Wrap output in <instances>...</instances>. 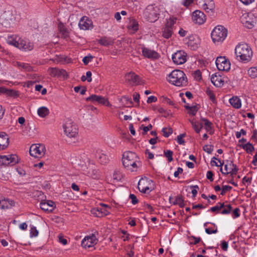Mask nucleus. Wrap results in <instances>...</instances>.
Here are the masks:
<instances>
[{
    "label": "nucleus",
    "instance_id": "53",
    "mask_svg": "<svg viewBox=\"0 0 257 257\" xmlns=\"http://www.w3.org/2000/svg\"><path fill=\"white\" fill-rule=\"evenodd\" d=\"M186 136V134H182L178 136L177 137V142L178 143L182 145L184 144L185 142L184 140L183 139V138H184Z\"/></svg>",
    "mask_w": 257,
    "mask_h": 257
},
{
    "label": "nucleus",
    "instance_id": "32",
    "mask_svg": "<svg viewBox=\"0 0 257 257\" xmlns=\"http://www.w3.org/2000/svg\"><path fill=\"white\" fill-rule=\"evenodd\" d=\"M16 66H18L20 69L29 72L32 71V67L29 64L19 62H16Z\"/></svg>",
    "mask_w": 257,
    "mask_h": 257
},
{
    "label": "nucleus",
    "instance_id": "37",
    "mask_svg": "<svg viewBox=\"0 0 257 257\" xmlns=\"http://www.w3.org/2000/svg\"><path fill=\"white\" fill-rule=\"evenodd\" d=\"M174 205L178 204L181 208L185 206L184 200L182 195L177 196L175 201L173 202Z\"/></svg>",
    "mask_w": 257,
    "mask_h": 257
},
{
    "label": "nucleus",
    "instance_id": "23",
    "mask_svg": "<svg viewBox=\"0 0 257 257\" xmlns=\"http://www.w3.org/2000/svg\"><path fill=\"white\" fill-rule=\"evenodd\" d=\"M96 244L95 237L94 235L85 237L82 241L81 245L83 247H90Z\"/></svg>",
    "mask_w": 257,
    "mask_h": 257
},
{
    "label": "nucleus",
    "instance_id": "64",
    "mask_svg": "<svg viewBox=\"0 0 257 257\" xmlns=\"http://www.w3.org/2000/svg\"><path fill=\"white\" fill-rule=\"evenodd\" d=\"M213 174L212 171H209L207 172V175H206V177L210 181H213Z\"/></svg>",
    "mask_w": 257,
    "mask_h": 257
},
{
    "label": "nucleus",
    "instance_id": "45",
    "mask_svg": "<svg viewBox=\"0 0 257 257\" xmlns=\"http://www.w3.org/2000/svg\"><path fill=\"white\" fill-rule=\"evenodd\" d=\"M173 153L172 151L170 150H167L166 151H164V155L166 157L168 158V160L169 162H171L173 161Z\"/></svg>",
    "mask_w": 257,
    "mask_h": 257
},
{
    "label": "nucleus",
    "instance_id": "63",
    "mask_svg": "<svg viewBox=\"0 0 257 257\" xmlns=\"http://www.w3.org/2000/svg\"><path fill=\"white\" fill-rule=\"evenodd\" d=\"M157 100V98L156 97H155L154 96H151L148 97L147 102L148 103H151L153 102H156Z\"/></svg>",
    "mask_w": 257,
    "mask_h": 257
},
{
    "label": "nucleus",
    "instance_id": "14",
    "mask_svg": "<svg viewBox=\"0 0 257 257\" xmlns=\"http://www.w3.org/2000/svg\"><path fill=\"white\" fill-rule=\"evenodd\" d=\"M48 71L49 74L53 77H63L64 79H67L68 75L64 69H59L58 68H50Z\"/></svg>",
    "mask_w": 257,
    "mask_h": 257
},
{
    "label": "nucleus",
    "instance_id": "21",
    "mask_svg": "<svg viewBox=\"0 0 257 257\" xmlns=\"http://www.w3.org/2000/svg\"><path fill=\"white\" fill-rule=\"evenodd\" d=\"M9 145V138L5 132L0 133V150L6 149Z\"/></svg>",
    "mask_w": 257,
    "mask_h": 257
},
{
    "label": "nucleus",
    "instance_id": "19",
    "mask_svg": "<svg viewBox=\"0 0 257 257\" xmlns=\"http://www.w3.org/2000/svg\"><path fill=\"white\" fill-rule=\"evenodd\" d=\"M40 207L42 210L45 211L52 212L56 206L53 201L47 200L41 201L40 204Z\"/></svg>",
    "mask_w": 257,
    "mask_h": 257
},
{
    "label": "nucleus",
    "instance_id": "61",
    "mask_svg": "<svg viewBox=\"0 0 257 257\" xmlns=\"http://www.w3.org/2000/svg\"><path fill=\"white\" fill-rule=\"evenodd\" d=\"M190 238H192L194 240V241L193 242H190L191 244H196L201 241L200 237H197L194 236H190Z\"/></svg>",
    "mask_w": 257,
    "mask_h": 257
},
{
    "label": "nucleus",
    "instance_id": "25",
    "mask_svg": "<svg viewBox=\"0 0 257 257\" xmlns=\"http://www.w3.org/2000/svg\"><path fill=\"white\" fill-rule=\"evenodd\" d=\"M125 78L126 81L130 83H133L138 84L140 82L139 76L133 72L126 73L125 75Z\"/></svg>",
    "mask_w": 257,
    "mask_h": 257
},
{
    "label": "nucleus",
    "instance_id": "60",
    "mask_svg": "<svg viewBox=\"0 0 257 257\" xmlns=\"http://www.w3.org/2000/svg\"><path fill=\"white\" fill-rule=\"evenodd\" d=\"M206 93L207 95L209 96L210 99H211L212 101H213L215 99V95H214L213 92L209 89H207L206 90Z\"/></svg>",
    "mask_w": 257,
    "mask_h": 257
},
{
    "label": "nucleus",
    "instance_id": "17",
    "mask_svg": "<svg viewBox=\"0 0 257 257\" xmlns=\"http://www.w3.org/2000/svg\"><path fill=\"white\" fill-rule=\"evenodd\" d=\"M188 42H187L188 46L192 50H196L200 44V40L199 38L195 35H191L188 37Z\"/></svg>",
    "mask_w": 257,
    "mask_h": 257
},
{
    "label": "nucleus",
    "instance_id": "40",
    "mask_svg": "<svg viewBox=\"0 0 257 257\" xmlns=\"http://www.w3.org/2000/svg\"><path fill=\"white\" fill-rule=\"evenodd\" d=\"M177 18L174 17H170L169 20H167L165 25V27L168 28H172V26L176 23Z\"/></svg>",
    "mask_w": 257,
    "mask_h": 257
},
{
    "label": "nucleus",
    "instance_id": "59",
    "mask_svg": "<svg viewBox=\"0 0 257 257\" xmlns=\"http://www.w3.org/2000/svg\"><path fill=\"white\" fill-rule=\"evenodd\" d=\"M93 58L92 56L89 55L85 56L83 58V62L85 65H87L89 62Z\"/></svg>",
    "mask_w": 257,
    "mask_h": 257
},
{
    "label": "nucleus",
    "instance_id": "39",
    "mask_svg": "<svg viewBox=\"0 0 257 257\" xmlns=\"http://www.w3.org/2000/svg\"><path fill=\"white\" fill-rule=\"evenodd\" d=\"M12 206L9 201L6 200H0V208L2 209H8Z\"/></svg>",
    "mask_w": 257,
    "mask_h": 257
},
{
    "label": "nucleus",
    "instance_id": "13",
    "mask_svg": "<svg viewBox=\"0 0 257 257\" xmlns=\"http://www.w3.org/2000/svg\"><path fill=\"white\" fill-rule=\"evenodd\" d=\"M172 59L176 64H182L186 61V54L184 51H178L172 55Z\"/></svg>",
    "mask_w": 257,
    "mask_h": 257
},
{
    "label": "nucleus",
    "instance_id": "58",
    "mask_svg": "<svg viewBox=\"0 0 257 257\" xmlns=\"http://www.w3.org/2000/svg\"><path fill=\"white\" fill-rule=\"evenodd\" d=\"M92 212L93 214H94L96 217H102V213L100 212V208H97L96 209H93L92 210Z\"/></svg>",
    "mask_w": 257,
    "mask_h": 257
},
{
    "label": "nucleus",
    "instance_id": "52",
    "mask_svg": "<svg viewBox=\"0 0 257 257\" xmlns=\"http://www.w3.org/2000/svg\"><path fill=\"white\" fill-rule=\"evenodd\" d=\"M38 235V231L35 227H33L30 230V236L36 237Z\"/></svg>",
    "mask_w": 257,
    "mask_h": 257
},
{
    "label": "nucleus",
    "instance_id": "48",
    "mask_svg": "<svg viewBox=\"0 0 257 257\" xmlns=\"http://www.w3.org/2000/svg\"><path fill=\"white\" fill-rule=\"evenodd\" d=\"M203 150L208 154H211L213 150V146L212 145H205L203 147Z\"/></svg>",
    "mask_w": 257,
    "mask_h": 257
},
{
    "label": "nucleus",
    "instance_id": "10",
    "mask_svg": "<svg viewBox=\"0 0 257 257\" xmlns=\"http://www.w3.org/2000/svg\"><path fill=\"white\" fill-rule=\"evenodd\" d=\"M227 164L224 165V172L223 171L222 168H220V171L222 174L227 175L230 174L233 177L234 175H236L238 170L236 165L234 164L233 161H226Z\"/></svg>",
    "mask_w": 257,
    "mask_h": 257
},
{
    "label": "nucleus",
    "instance_id": "46",
    "mask_svg": "<svg viewBox=\"0 0 257 257\" xmlns=\"http://www.w3.org/2000/svg\"><path fill=\"white\" fill-rule=\"evenodd\" d=\"M245 21L243 22V24L245 25V26L248 29L252 28L254 26V22L253 21H250L247 20V18H245Z\"/></svg>",
    "mask_w": 257,
    "mask_h": 257
},
{
    "label": "nucleus",
    "instance_id": "36",
    "mask_svg": "<svg viewBox=\"0 0 257 257\" xmlns=\"http://www.w3.org/2000/svg\"><path fill=\"white\" fill-rule=\"evenodd\" d=\"M162 36L166 39H169L171 37L173 33L172 28H168L165 27L162 31Z\"/></svg>",
    "mask_w": 257,
    "mask_h": 257
},
{
    "label": "nucleus",
    "instance_id": "62",
    "mask_svg": "<svg viewBox=\"0 0 257 257\" xmlns=\"http://www.w3.org/2000/svg\"><path fill=\"white\" fill-rule=\"evenodd\" d=\"M194 76L195 78L200 79L201 78V73L200 70H198L194 72Z\"/></svg>",
    "mask_w": 257,
    "mask_h": 257
},
{
    "label": "nucleus",
    "instance_id": "54",
    "mask_svg": "<svg viewBox=\"0 0 257 257\" xmlns=\"http://www.w3.org/2000/svg\"><path fill=\"white\" fill-rule=\"evenodd\" d=\"M231 189H232L231 186H228V185L224 186L222 188V190H221L220 194L221 195H224L225 194V193H226V192L229 191Z\"/></svg>",
    "mask_w": 257,
    "mask_h": 257
},
{
    "label": "nucleus",
    "instance_id": "3",
    "mask_svg": "<svg viewBox=\"0 0 257 257\" xmlns=\"http://www.w3.org/2000/svg\"><path fill=\"white\" fill-rule=\"evenodd\" d=\"M168 81L177 86L185 85L187 84V79L185 73L181 70H173L168 77Z\"/></svg>",
    "mask_w": 257,
    "mask_h": 257
},
{
    "label": "nucleus",
    "instance_id": "9",
    "mask_svg": "<svg viewBox=\"0 0 257 257\" xmlns=\"http://www.w3.org/2000/svg\"><path fill=\"white\" fill-rule=\"evenodd\" d=\"M18 162V157L15 155L0 156V166H13Z\"/></svg>",
    "mask_w": 257,
    "mask_h": 257
},
{
    "label": "nucleus",
    "instance_id": "28",
    "mask_svg": "<svg viewBox=\"0 0 257 257\" xmlns=\"http://www.w3.org/2000/svg\"><path fill=\"white\" fill-rule=\"evenodd\" d=\"M204 10L207 13L211 12L213 13L215 9V4L213 1H209L207 3L203 5Z\"/></svg>",
    "mask_w": 257,
    "mask_h": 257
},
{
    "label": "nucleus",
    "instance_id": "18",
    "mask_svg": "<svg viewBox=\"0 0 257 257\" xmlns=\"http://www.w3.org/2000/svg\"><path fill=\"white\" fill-rule=\"evenodd\" d=\"M79 27L84 30H89L93 28L92 22L87 17H83L79 23Z\"/></svg>",
    "mask_w": 257,
    "mask_h": 257
},
{
    "label": "nucleus",
    "instance_id": "20",
    "mask_svg": "<svg viewBox=\"0 0 257 257\" xmlns=\"http://www.w3.org/2000/svg\"><path fill=\"white\" fill-rule=\"evenodd\" d=\"M142 53L144 56L149 59H157L159 58V54L156 51L147 48H143Z\"/></svg>",
    "mask_w": 257,
    "mask_h": 257
},
{
    "label": "nucleus",
    "instance_id": "42",
    "mask_svg": "<svg viewBox=\"0 0 257 257\" xmlns=\"http://www.w3.org/2000/svg\"><path fill=\"white\" fill-rule=\"evenodd\" d=\"M9 96H12L14 97H17L19 96V92L17 91L14 90L12 89H6V93Z\"/></svg>",
    "mask_w": 257,
    "mask_h": 257
},
{
    "label": "nucleus",
    "instance_id": "2",
    "mask_svg": "<svg viewBox=\"0 0 257 257\" xmlns=\"http://www.w3.org/2000/svg\"><path fill=\"white\" fill-rule=\"evenodd\" d=\"M235 53L237 57L244 62L250 61L252 56L251 48L246 43L239 44L235 49Z\"/></svg>",
    "mask_w": 257,
    "mask_h": 257
},
{
    "label": "nucleus",
    "instance_id": "57",
    "mask_svg": "<svg viewBox=\"0 0 257 257\" xmlns=\"http://www.w3.org/2000/svg\"><path fill=\"white\" fill-rule=\"evenodd\" d=\"M129 198L132 200V203L135 205L138 203V199L136 196L133 194H131L129 196Z\"/></svg>",
    "mask_w": 257,
    "mask_h": 257
},
{
    "label": "nucleus",
    "instance_id": "30",
    "mask_svg": "<svg viewBox=\"0 0 257 257\" xmlns=\"http://www.w3.org/2000/svg\"><path fill=\"white\" fill-rule=\"evenodd\" d=\"M231 105L236 108H239L241 103L240 99L237 96H233L229 99Z\"/></svg>",
    "mask_w": 257,
    "mask_h": 257
},
{
    "label": "nucleus",
    "instance_id": "26",
    "mask_svg": "<svg viewBox=\"0 0 257 257\" xmlns=\"http://www.w3.org/2000/svg\"><path fill=\"white\" fill-rule=\"evenodd\" d=\"M21 38L18 36L13 35L8 36L7 40L8 44L14 46L15 47L18 48L19 45V41L21 40Z\"/></svg>",
    "mask_w": 257,
    "mask_h": 257
},
{
    "label": "nucleus",
    "instance_id": "44",
    "mask_svg": "<svg viewBox=\"0 0 257 257\" xmlns=\"http://www.w3.org/2000/svg\"><path fill=\"white\" fill-rule=\"evenodd\" d=\"M232 206L230 204L225 205V207L221 212V214H227L231 212Z\"/></svg>",
    "mask_w": 257,
    "mask_h": 257
},
{
    "label": "nucleus",
    "instance_id": "12",
    "mask_svg": "<svg viewBox=\"0 0 257 257\" xmlns=\"http://www.w3.org/2000/svg\"><path fill=\"white\" fill-rule=\"evenodd\" d=\"M153 183L152 180L145 177L142 178L138 183V187L140 192L146 193L150 189L149 185Z\"/></svg>",
    "mask_w": 257,
    "mask_h": 257
},
{
    "label": "nucleus",
    "instance_id": "33",
    "mask_svg": "<svg viewBox=\"0 0 257 257\" xmlns=\"http://www.w3.org/2000/svg\"><path fill=\"white\" fill-rule=\"evenodd\" d=\"M49 113V109L45 106L40 107L38 109V114L41 117H45Z\"/></svg>",
    "mask_w": 257,
    "mask_h": 257
},
{
    "label": "nucleus",
    "instance_id": "31",
    "mask_svg": "<svg viewBox=\"0 0 257 257\" xmlns=\"http://www.w3.org/2000/svg\"><path fill=\"white\" fill-rule=\"evenodd\" d=\"M239 146L249 154H251L254 151V147L250 143H247L246 144L239 145Z\"/></svg>",
    "mask_w": 257,
    "mask_h": 257
},
{
    "label": "nucleus",
    "instance_id": "5",
    "mask_svg": "<svg viewBox=\"0 0 257 257\" xmlns=\"http://www.w3.org/2000/svg\"><path fill=\"white\" fill-rule=\"evenodd\" d=\"M227 35V30L221 26L216 27L211 33V38L213 41L215 42H223Z\"/></svg>",
    "mask_w": 257,
    "mask_h": 257
},
{
    "label": "nucleus",
    "instance_id": "56",
    "mask_svg": "<svg viewBox=\"0 0 257 257\" xmlns=\"http://www.w3.org/2000/svg\"><path fill=\"white\" fill-rule=\"evenodd\" d=\"M158 111L159 112L161 113H164L163 116L165 117H167L170 114V112L165 110L163 108L160 107L158 109Z\"/></svg>",
    "mask_w": 257,
    "mask_h": 257
},
{
    "label": "nucleus",
    "instance_id": "22",
    "mask_svg": "<svg viewBox=\"0 0 257 257\" xmlns=\"http://www.w3.org/2000/svg\"><path fill=\"white\" fill-rule=\"evenodd\" d=\"M33 48V43L21 39V40L19 41V45L18 48L25 51H28L32 50Z\"/></svg>",
    "mask_w": 257,
    "mask_h": 257
},
{
    "label": "nucleus",
    "instance_id": "1",
    "mask_svg": "<svg viewBox=\"0 0 257 257\" xmlns=\"http://www.w3.org/2000/svg\"><path fill=\"white\" fill-rule=\"evenodd\" d=\"M137 154L132 152H125L123 155L122 163L124 167L131 171H136L140 163L138 161Z\"/></svg>",
    "mask_w": 257,
    "mask_h": 257
},
{
    "label": "nucleus",
    "instance_id": "15",
    "mask_svg": "<svg viewBox=\"0 0 257 257\" xmlns=\"http://www.w3.org/2000/svg\"><path fill=\"white\" fill-rule=\"evenodd\" d=\"M86 101H92L93 102H96L98 103L107 106H110V104L108 99L104 97L98 96L95 94H92L86 99Z\"/></svg>",
    "mask_w": 257,
    "mask_h": 257
},
{
    "label": "nucleus",
    "instance_id": "11",
    "mask_svg": "<svg viewBox=\"0 0 257 257\" xmlns=\"http://www.w3.org/2000/svg\"><path fill=\"white\" fill-rule=\"evenodd\" d=\"M216 65L219 71H228L230 68L229 61L225 57H218L216 60Z\"/></svg>",
    "mask_w": 257,
    "mask_h": 257
},
{
    "label": "nucleus",
    "instance_id": "8",
    "mask_svg": "<svg viewBox=\"0 0 257 257\" xmlns=\"http://www.w3.org/2000/svg\"><path fill=\"white\" fill-rule=\"evenodd\" d=\"M46 148L43 144H33L30 148V154L35 158H39L45 154Z\"/></svg>",
    "mask_w": 257,
    "mask_h": 257
},
{
    "label": "nucleus",
    "instance_id": "7",
    "mask_svg": "<svg viewBox=\"0 0 257 257\" xmlns=\"http://www.w3.org/2000/svg\"><path fill=\"white\" fill-rule=\"evenodd\" d=\"M14 19L13 13L10 10L0 11V23L6 27L9 26Z\"/></svg>",
    "mask_w": 257,
    "mask_h": 257
},
{
    "label": "nucleus",
    "instance_id": "27",
    "mask_svg": "<svg viewBox=\"0 0 257 257\" xmlns=\"http://www.w3.org/2000/svg\"><path fill=\"white\" fill-rule=\"evenodd\" d=\"M96 157L98 159V161L101 164L105 165L107 164L109 161L108 157L101 152L97 153L96 155Z\"/></svg>",
    "mask_w": 257,
    "mask_h": 257
},
{
    "label": "nucleus",
    "instance_id": "6",
    "mask_svg": "<svg viewBox=\"0 0 257 257\" xmlns=\"http://www.w3.org/2000/svg\"><path fill=\"white\" fill-rule=\"evenodd\" d=\"M144 14L147 20L152 23L156 21L159 15L158 8L154 7L153 6H148L145 9Z\"/></svg>",
    "mask_w": 257,
    "mask_h": 257
},
{
    "label": "nucleus",
    "instance_id": "51",
    "mask_svg": "<svg viewBox=\"0 0 257 257\" xmlns=\"http://www.w3.org/2000/svg\"><path fill=\"white\" fill-rule=\"evenodd\" d=\"M113 179L117 181H120L121 179V175L118 171H114L113 175Z\"/></svg>",
    "mask_w": 257,
    "mask_h": 257
},
{
    "label": "nucleus",
    "instance_id": "50",
    "mask_svg": "<svg viewBox=\"0 0 257 257\" xmlns=\"http://www.w3.org/2000/svg\"><path fill=\"white\" fill-rule=\"evenodd\" d=\"M142 127H143V132L142 133L143 135H146L147 133L149 131H150V130H151L153 126L151 124H149L147 126H143V125H142L141 127V128Z\"/></svg>",
    "mask_w": 257,
    "mask_h": 257
},
{
    "label": "nucleus",
    "instance_id": "55",
    "mask_svg": "<svg viewBox=\"0 0 257 257\" xmlns=\"http://www.w3.org/2000/svg\"><path fill=\"white\" fill-rule=\"evenodd\" d=\"M193 128L194 129L196 133H199L200 132L199 128V125L197 124V122H194L193 121H190Z\"/></svg>",
    "mask_w": 257,
    "mask_h": 257
},
{
    "label": "nucleus",
    "instance_id": "43",
    "mask_svg": "<svg viewBox=\"0 0 257 257\" xmlns=\"http://www.w3.org/2000/svg\"><path fill=\"white\" fill-rule=\"evenodd\" d=\"M162 132L163 133V136L166 138H168L170 135L173 133V130L171 127H164L162 129Z\"/></svg>",
    "mask_w": 257,
    "mask_h": 257
},
{
    "label": "nucleus",
    "instance_id": "29",
    "mask_svg": "<svg viewBox=\"0 0 257 257\" xmlns=\"http://www.w3.org/2000/svg\"><path fill=\"white\" fill-rule=\"evenodd\" d=\"M97 41L100 44L104 46L112 45L113 43L111 39L107 37H103L99 40H98Z\"/></svg>",
    "mask_w": 257,
    "mask_h": 257
},
{
    "label": "nucleus",
    "instance_id": "16",
    "mask_svg": "<svg viewBox=\"0 0 257 257\" xmlns=\"http://www.w3.org/2000/svg\"><path fill=\"white\" fill-rule=\"evenodd\" d=\"M192 20L196 24H203L206 20L205 16L202 12L196 10L193 13Z\"/></svg>",
    "mask_w": 257,
    "mask_h": 257
},
{
    "label": "nucleus",
    "instance_id": "4",
    "mask_svg": "<svg viewBox=\"0 0 257 257\" xmlns=\"http://www.w3.org/2000/svg\"><path fill=\"white\" fill-rule=\"evenodd\" d=\"M63 127L65 134L68 138H76L78 136L77 126L71 120L67 119L63 124Z\"/></svg>",
    "mask_w": 257,
    "mask_h": 257
},
{
    "label": "nucleus",
    "instance_id": "41",
    "mask_svg": "<svg viewBox=\"0 0 257 257\" xmlns=\"http://www.w3.org/2000/svg\"><path fill=\"white\" fill-rule=\"evenodd\" d=\"M248 74L252 78L257 77V67L250 68L248 70Z\"/></svg>",
    "mask_w": 257,
    "mask_h": 257
},
{
    "label": "nucleus",
    "instance_id": "24",
    "mask_svg": "<svg viewBox=\"0 0 257 257\" xmlns=\"http://www.w3.org/2000/svg\"><path fill=\"white\" fill-rule=\"evenodd\" d=\"M212 83L216 87H221L224 84V79L218 73L213 75L211 78Z\"/></svg>",
    "mask_w": 257,
    "mask_h": 257
},
{
    "label": "nucleus",
    "instance_id": "34",
    "mask_svg": "<svg viewBox=\"0 0 257 257\" xmlns=\"http://www.w3.org/2000/svg\"><path fill=\"white\" fill-rule=\"evenodd\" d=\"M184 107L186 109H188L189 110V111L188 112V113L193 116L195 115V114H196V112H197V111L199 109V107L197 106V105H194V106H190L188 105H185L184 106Z\"/></svg>",
    "mask_w": 257,
    "mask_h": 257
},
{
    "label": "nucleus",
    "instance_id": "35",
    "mask_svg": "<svg viewBox=\"0 0 257 257\" xmlns=\"http://www.w3.org/2000/svg\"><path fill=\"white\" fill-rule=\"evenodd\" d=\"M201 120L204 122L205 128L207 132H209L210 134L213 133L212 128V123L206 118H202Z\"/></svg>",
    "mask_w": 257,
    "mask_h": 257
},
{
    "label": "nucleus",
    "instance_id": "47",
    "mask_svg": "<svg viewBox=\"0 0 257 257\" xmlns=\"http://www.w3.org/2000/svg\"><path fill=\"white\" fill-rule=\"evenodd\" d=\"M128 27L131 28L135 31H137L138 30L139 25L136 21L133 20Z\"/></svg>",
    "mask_w": 257,
    "mask_h": 257
},
{
    "label": "nucleus",
    "instance_id": "38",
    "mask_svg": "<svg viewBox=\"0 0 257 257\" xmlns=\"http://www.w3.org/2000/svg\"><path fill=\"white\" fill-rule=\"evenodd\" d=\"M88 174L92 178L94 179H98L100 176V172L98 170L94 169L93 168H89Z\"/></svg>",
    "mask_w": 257,
    "mask_h": 257
},
{
    "label": "nucleus",
    "instance_id": "49",
    "mask_svg": "<svg viewBox=\"0 0 257 257\" xmlns=\"http://www.w3.org/2000/svg\"><path fill=\"white\" fill-rule=\"evenodd\" d=\"M122 100H124L125 101L126 104H131V106H132L133 104V102L132 101L131 99L128 97H127L126 96H123L120 99V101H121Z\"/></svg>",
    "mask_w": 257,
    "mask_h": 257
}]
</instances>
